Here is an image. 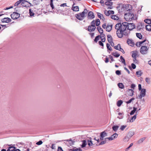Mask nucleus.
<instances>
[{
  "instance_id": "1",
  "label": "nucleus",
  "mask_w": 151,
  "mask_h": 151,
  "mask_svg": "<svg viewBox=\"0 0 151 151\" xmlns=\"http://www.w3.org/2000/svg\"><path fill=\"white\" fill-rule=\"evenodd\" d=\"M127 22H124L116 24L115 26V29L117 30L116 34L119 38H122L123 36V32L127 29Z\"/></svg>"
},
{
  "instance_id": "2",
  "label": "nucleus",
  "mask_w": 151,
  "mask_h": 151,
  "mask_svg": "<svg viewBox=\"0 0 151 151\" xmlns=\"http://www.w3.org/2000/svg\"><path fill=\"white\" fill-rule=\"evenodd\" d=\"M76 18L79 20H82L85 17V14L84 13L82 12L81 13L76 14L75 15Z\"/></svg>"
},
{
  "instance_id": "3",
  "label": "nucleus",
  "mask_w": 151,
  "mask_h": 151,
  "mask_svg": "<svg viewBox=\"0 0 151 151\" xmlns=\"http://www.w3.org/2000/svg\"><path fill=\"white\" fill-rule=\"evenodd\" d=\"M148 50V48L145 46H142L140 49V53L143 54L145 55L147 54V52Z\"/></svg>"
},
{
  "instance_id": "4",
  "label": "nucleus",
  "mask_w": 151,
  "mask_h": 151,
  "mask_svg": "<svg viewBox=\"0 0 151 151\" xmlns=\"http://www.w3.org/2000/svg\"><path fill=\"white\" fill-rule=\"evenodd\" d=\"M128 15V16H130L129 18H131L132 19L135 20L137 19V17L135 14V15L133 14V13H132V12H128L127 13H126L124 15Z\"/></svg>"
},
{
  "instance_id": "5",
  "label": "nucleus",
  "mask_w": 151,
  "mask_h": 151,
  "mask_svg": "<svg viewBox=\"0 0 151 151\" xmlns=\"http://www.w3.org/2000/svg\"><path fill=\"white\" fill-rule=\"evenodd\" d=\"M11 16L13 19H15L20 17V14L17 12H14L13 14H11Z\"/></svg>"
},
{
  "instance_id": "6",
  "label": "nucleus",
  "mask_w": 151,
  "mask_h": 151,
  "mask_svg": "<svg viewBox=\"0 0 151 151\" xmlns=\"http://www.w3.org/2000/svg\"><path fill=\"white\" fill-rule=\"evenodd\" d=\"M127 29L129 30H132L135 28V26L133 23H127Z\"/></svg>"
},
{
  "instance_id": "7",
  "label": "nucleus",
  "mask_w": 151,
  "mask_h": 151,
  "mask_svg": "<svg viewBox=\"0 0 151 151\" xmlns=\"http://www.w3.org/2000/svg\"><path fill=\"white\" fill-rule=\"evenodd\" d=\"M94 17L95 15L93 12L90 11L88 12L87 15V18L88 19H92Z\"/></svg>"
},
{
  "instance_id": "8",
  "label": "nucleus",
  "mask_w": 151,
  "mask_h": 151,
  "mask_svg": "<svg viewBox=\"0 0 151 151\" xmlns=\"http://www.w3.org/2000/svg\"><path fill=\"white\" fill-rule=\"evenodd\" d=\"M122 8H125V10L127 11H129L132 9V6L129 4H126L122 6Z\"/></svg>"
},
{
  "instance_id": "9",
  "label": "nucleus",
  "mask_w": 151,
  "mask_h": 151,
  "mask_svg": "<svg viewBox=\"0 0 151 151\" xmlns=\"http://www.w3.org/2000/svg\"><path fill=\"white\" fill-rule=\"evenodd\" d=\"M107 136V133L105 131L101 132L100 134V139L101 140H103L104 138Z\"/></svg>"
},
{
  "instance_id": "10",
  "label": "nucleus",
  "mask_w": 151,
  "mask_h": 151,
  "mask_svg": "<svg viewBox=\"0 0 151 151\" xmlns=\"http://www.w3.org/2000/svg\"><path fill=\"white\" fill-rule=\"evenodd\" d=\"M146 90L145 89H142L141 90V91L140 93V94L139 96V99H141L142 97H144L145 96L146 94Z\"/></svg>"
},
{
  "instance_id": "11",
  "label": "nucleus",
  "mask_w": 151,
  "mask_h": 151,
  "mask_svg": "<svg viewBox=\"0 0 151 151\" xmlns=\"http://www.w3.org/2000/svg\"><path fill=\"white\" fill-rule=\"evenodd\" d=\"M96 28V26H88V28L86 29L88 31L91 32L94 31Z\"/></svg>"
},
{
  "instance_id": "12",
  "label": "nucleus",
  "mask_w": 151,
  "mask_h": 151,
  "mask_svg": "<svg viewBox=\"0 0 151 151\" xmlns=\"http://www.w3.org/2000/svg\"><path fill=\"white\" fill-rule=\"evenodd\" d=\"M1 22L2 23H9L11 22L12 20L9 17H5L1 19Z\"/></svg>"
},
{
  "instance_id": "13",
  "label": "nucleus",
  "mask_w": 151,
  "mask_h": 151,
  "mask_svg": "<svg viewBox=\"0 0 151 151\" xmlns=\"http://www.w3.org/2000/svg\"><path fill=\"white\" fill-rule=\"evenodd\" d=\"M65 141L64 143H66L65 142H68V144L70 146H72L74 144L75 141H73L71 139H69L64 140H62L61 141Z\"/></svg>"
},
{
  "instance_id": "14",
  "label": "nucleus",
  "mask_w": 151,
  "mask_h": 151,
  "mask_svg": "<svg viewBox=\"0 0 151 151\" xmlns=\"http://www.w3.org/2000/svg\"><path fill=\"white\" fill-rule=\"evenodd\" d=\"M127 43L128 44L132 47L134 46L135 45V43L133 40L130 39H128L127 40Z\"/></svg>"
},
{
  "instance_id": "15",
  "label": "nucleus",
  "mask_w": 151,
  "mask_h": 151,
  "mask_svg": "<svg viewBox=\"0 0 151 151\" xmlns=\"http://www.w3.org/2000/svg\"><path fill=\"white\" fill-rule=\"evenodd\" d=\"M128 95L130 96H132L134 94L133 90L132 89H129L127 91Z\"/></svg>"
},
{
  "instance_id": "16",
  "label": "nucleus",
  "mask_w": 151,
  "mask_h": 151,
  "mask_svg": "<svg viewBox=\"0 0 151 151\" xmlns=\"http://www.w3.org/2000/svg\"><path fill=\"white\" fill-rule=\"evenodd\" d=\"M82 144L81 145V147L82 148H84L85 147L87 144V139H86L85 140H83L82 141Z\"/></svg>"
},
{
  "instance_id": "17",
  "label": "nucleus",
  "mask_w": 151,
  "mask_h": 151,
  "mask_svg": "<svg viewBox=\"0 0 151 151\" xmlns=\"http://www.w3.org/2000/svg\"><path fill=\"white\" fill-rule=\"evenodd\" d=\"M113 25L112 24L107 25V27L106 28V31L110 32L112 29Z\"/></svg>"
},
{
  "instance_id": "18",
  "label": "nucleus",
  "mask_w": 151,
  "mask_h": 151,
  "mask_svg": "<svg viewBox=\"0 0 151 151\" xmlns=\"http://www.w3.org/2000/svg\"><path fill=\"white\" fill-rule=\"evenodd\" d=\"M108 41L109 43L112 42L113 38L111 35H107Z\"/></svg>"
},
{
  "instance_id": "19",
  "label": "nucleus",
  "mask_w": 151,
  "mask_h": 151,
  "mask_svg": "<svg viewBox=\"0 0 151 151\" xmlns=\"http://www.w3.org/2000/svg\"><path fill=\"white\" fill-rule=\"evenodd\" d=\"M87 144L89 147L92 146L94 145L93 143V141L91 140H89L88 139H87Z\"/></svg>"
},
{
  "instance_id": "20",
  "label": "nucleus",
  "mask_w": 151,
  "mask_h": 151,
  "mask_svg": "<svg viewBox=\"0 0 151 151\" xmlns=\"http://www.w3.org/2000/svg\"><path fill=\"white\" fill-rule=\"evenodd\" d=\"M72 9L74 11L78 12L79 11V8L78 6H72Z\"/></svg>"
},
{
  "instance_id": "21",
  "label": "nucleus",
  "mask_w": 151,
  "mask_h": 151,
  "mask_svg": "<svg viewBox=\"0 0 151 151\" xmlns=\"http://www.w3.org/2000/svg\"><path fill=\"white\" fill-rule=\"evenodd\" d=\"M134 133L133 131H130L127 134V135L129 137L131 138L134 134Z\"/></svg>"
},
{
  "instance_id": "22",
  "label": "nucleus",
  "mask_w": 151,
  "mask_h": 151,
  "mask_svg": "<svg viewBox=\"0 0 151 151\" xmlns=\"http://www.w3.org/2000/svg\"><path fill=\"white\" fill-rule=\"evenodd\" d=\"M119 127V126L118 125H114L112 127V129L113 131L116 132L117 131L118 128Z\"/></svg>"
},
{
  "instance_id": "23",
  "label": "nucleus",
  "mask_w": 151,
  "mask_h": 151,
  "mask_svg": "<svg viewBox=\"0 0 151 151\" xmlns=\"http://www.w3.org/2000/svg\"><path fill=\"white\" fill-rule=\"evenodd\" d=\"M133 109L131 111L130 113V115H132L134 114V113L137 111V108L136 107L134 106L133 108Z\"/></svg>"
},
{
  "instance_id": "24",
  "label": "nucleus",
  "mask_w": 151,
  "mask_h": 151,
  "mask_svg": "<svg viewBox=\"0 0 151 151\" xmlns=\"http://www.w3.org/2000/svg\"><path fill=\"white\" fill-rule=\"evenodd\" d=\"M97 29L99 32L100 33L101 35H102L103 32V29L101 28L100 26H99L97 27Z\"/></svg>"
},
{
  "instance_id": "25",
  "label": "nucleus",
  "mask_w": 151,
  "mask_h": 151,
  "mask_svg": "<svg viewBox=\"0 0 151 151\" xmlns=\"http://www.w3.org/2000/svg\"><path fill=\"white\" fill-rule=\"evenodd\" d=\"M16 148L14 146H11L9 147L7 150V151H14V149H16Z\"/></svg>"
},
{
  "instance_id": "26",
  "label": "nucleus",
  "mask_w": 151,
  "mask_h": 151,
  "mask_svg": "<svg viewBox=\"0 0 151 151\" xmlns=\"http://www.w3.org/2000/svg\"><path fill=\"white\" fill-rule=\"evenodd\" d=\"M120 59L121 60V62L122 63H123L124 65H126V63L125 62V60L124 58L122 56H121L120 57Z\"/></svg>"
},
{
  "instance_id": "27",
  "label": "nucleus",
  "mask_w": 151,
  "mask_h": 151,
  "mask_svg": "<svg viewBox=\"0 0 151 151\" xmlns=\"http://www.w3.org/2000/svg\"><path fill=\"white\" fill-rule=\"evenodd\" d=\"M111 1H107L105 3V4L107 6H112L113 4V2H111Z\"/></svg>"
},
{
  "instance_id": "28",
  "label": "nucleus",
  "mask_w": 151,
  "mask_h": 151,
  "mask_svg": "<svg viewBox=\"0 0 151 151\" xmlns=\"http://www.w3.org/2000/svg\"><path fill=\"white\" fill-rule=\"evenodd\" d=\"M142 23H141L138 24L137 27L138 30H140L141 29H142Z\"/></svg>"
},
{
  "instance_id": "29",
  "label": "nucleus",
  "mask_w": 151,
  "mask_h": 151,
  "mask_svg": "<svg viewBox=\"0 0 151 151\" xmlns=\"http://www.w3.org/2000/svg\"><path fill=\"white\" fill-rule=\"evenodd\" d=\"M112 55L114 56L115 57L118 58L119 56L120 55L119 53H118L117 52H113L112 53Z\"/></svg>"
},
{
  "instance_id": "30",
  "label": "nucleus",
  "mask_w": 151,
  "mask_h": 151,
  "mask_svg": "<svg viewBox=\"0 0 151 151\" xmlns=\"http://www.w3.org/2000/svg\"><path fill=\"white\" fill-rule=\"evenodd\" d=\"M53 0H50V4L52 9H55L54 6L53 4Z\"/></svg>"
},
{
  "instance_id": "31",
  "label": "nucleus",
  "mask_w": 151,
  "mask_h": 151,
  "mask_svg": "<svg viewBox=\"0 0 151 151\" xmlns=\"http://www.w3.org/2000/svg\"><path fill=\"white\" fill-rule=\"evenodd\" d=\"M144 22L147 24H151V19H146L144 20Z\"/></svg>"
},
{
  "instance_id": "32",
  "label": "nucleus",
  "mask_w": 151,
  "mask_h": 151,
  "mask_svg": "<svg viewBox=\"0 0 151 151\" xmlns=\"http://www.w3.org/2000/svg\"><path fill=\"white\" fill-rule=\"evenodd\" d=\"M136 35L137 37L139 39H142V36L140 33H136Z\"/></svg>"
},
{
  "instance_id": "33",
  "label": "nucleus",
  "mask_w": 151,
  "mask_h": 151,
  "mask_svg": "<svg viewBox=\"0 0 151 151\" xmlns=\"http://www.w3.org/2000/svg\"><path fill=\"white\" fill-rule=\"evenodd\" d=\"M111 18L112 19H114V20H117L119 19V17L118 16L116 15H112L111 16Z\"/></svg>"
},
{
  "instance_id": "34",
  "label": "nucleus",
  "mask_w": 151,
  "mask_h": 151,
  "mask_svg": "<svg viewBox=\"0 0 151 151\" xmlns=\"http://www.w3.org/2000/svg\"><path fill=\"white\" fill-rule=\"evenodd\" d=\"M145 28L147 30L149 31H151V25H147L146 26Z\"/></svg>"
},
{
  "instance_id": "35",
  "label": "nucleus",
  "mask_w": 151,
  "mask_h": 151,
  "mask_svg": "<svg viewBox=\"0 0 151 151\" xmlns=\"http://www.w3.org/2000/svg\"><path fill=\"white\" fill-rule=\"evenodd\" d=\"M123 103V101L122 100H119L117 101L116 104L117 106H120Z\"/></svg>"
},
{
  "instance_id": "36",
  "label": "nucleus",
  "mask_w": 151,
  "mask_h": 151,
  "mask_svg": "<svg viewBox=\"0 0 151 151\" xmlns=\"http://www.w3.org/2000/svg\"><path fill=\"white\" fill-rule=\"evenodd\" d=\"M100 35H98L96 36L95 38L94 41L95 42L97 43L98 41L99 40Z\"/></svg>"
},
{
  "instance_id": "37",
  "label": "nucleus",
  "mask_w": 151,
  "mask_h": 151,
  "mask_svg": "<svg viewBox=\"0 0 151 151\" xmlns=\"http://www.w3.org/2000/svg\"><path fill=\"white\" fill-rule=\"evenodd\" d=\"M118 86L121 89H123L124 86L123 84L122 83H119L118 84Z\"/></svg>"
},
{
  "instance_id": "38",
  "label": "nucleus",
  "mask_w": 151,
  "mask_h": 151,
  "mask_svg": "<svg viewBox=\"0 0 151 151\" xmlns=\"http://www.w3.org/2000/svg\"><path fill=\"white\" fill-rule=\"evenodd\" d=\"M106 46L107 49L108 50H109L110 51H112V49L110 46L109 44L108 43H106Z\"/></svg>"
},
{
  "instance_id": "39",
  "label": "nucleus",
  "mask_w": 151,
  "mask_h": 151,
  "mask_svg": "<svg viewBox=\"0 0 151 151\" xmlns=\"http://www.w3.org/2000/svg\"><path fill=\"white\" fill-rule=\"evenodd\" d=\"M145 139L146 138L145 137H142L138 141V143L140 144L142 143L145 140Z\"/></svg>"
},
{
  "instance_id": "40",
  "label": "nucleus",
  "mask_w": 151,
  "mask_h": 151,
  "mask_svg": "<svg viewBox=\"0 0 151 151\" xmlns=\"http://www.w3.org/2000/svg\"><path fill=\"white\" fill-rule=\"evenodd\" d=\"M132 52V57L133 58H137V54L134 51H133Z\"/></svg>"
},
{
  "instance_id": "41",
  "label": "nucleus",
  "mask_w": 151,
  "mask_h": 151,
  "mask_svg": "<svg viewBox=\"0 0 151 151\" xmlns=\"http://www.w3.org/2000/svg\"><path fill=\"white\" fill-rule=\"evenodd\" d=\"M118 114L120 116H118L117 117V118L119 119H122L123 118V115L124 114V113L123 112L121 113H118Z\"/></svg>"
},
{
  "instance_id": "42",
  "label": "nucleus",
  "mask_w": 151,
  "mask_h": 151,
  "mask_svg": "<svg viewBox=\"0 0 151 151\" xmlns=\"http://www.w3.org/2000/svg\"><path fill=\"white\" fill-rule=\"evenodd\" d=\"M136 118V114L134 115L132 118L130 119L129 122H132L134 121Z\"/></svg>"
},
{
  "instance_id": "43",
  "label": "nucleus",
  "mask_w": 151,
  "mask_h": 151,
  "mask_svg": "<svg viewBox=\"0 0 151 151\" xmlns=\"http://www.w3.org/2000/svg\"><path fill=\"white\" fill-rule=\"evenodd\" d=\"M121 45L120 44H118L117 45L114 46V48L118 50H119V49L121 48Z\"/></svg>"
},
{
  "instance_id": "44",
  "label": "nucleus",
  "mask_w": 151,
  "mask_h": 151,
  "mask_svg": "<svg viewBox=\"0 0 151 151\" xmlns=\"http://www.w3.org/2000/svg\"><path fill=\"white\" fill-rule=\"evenodd\" d=\"M95 22H96V25L98 26L100 24V22L99 19H97L95 20Z\"/></svg>"
},
{
  "instance_id": "45",
  "label": "nucleus",
  "mask_w": 151,
  "mask_h": 151,
  "mask_svg": "<svg viewBox=\"0 0 151 151\" xmlns=\"http://www.w3.org/2000/svg\"><path fill=\"white\" fill-rule=\"evenodd\" d=\"M136 75L139 76H140L142 74V72L141 70L137 71L136 73Z\"/></svg>"
},
{
  "instance_id": "46",
  "label": "nucleus",
  "mask_w": 151,
  "mask_h": 151,
  "mask_svg": "<svg viewBox=\"0 0 151 151\" xmlns=\"http://www.w3.org/2000/svg\"><path fill=\"white\" fill-rule=\"evenodd\" d=\"M29 15L31 17H32V16H34V15L35 14L33 13V11L31 10V9H29Z\"/></svg>"
},
{
  "instance_id": "47",
  "label": "nucleus",
  "mask_w": 151,
  "mask_h": 151,
  "mask_svg": "<svg viewBox=\"0 0 151 151\" xmlns=\"http://www.w3.org/2000/svg\"><path fill=\"white\" fill-rule=\"evenodd\" d=\"M91 25H89L88 26H94L96 25V22H95V20H93L91 23Z\"/></svg>"
},
{
  "instance_id": "48",
  "label": "nucleus",
  "mask_w": 151,
  "mask_h": 151,
  "mask_svg": "<svg viewBox=\"0 0 151 151\" xmlns=\"http://www.w3.org/2000/svg\"><path fill=\"white\" fill-rule=\"evenodd\" d=\"M134 99H135L134 98V97H133V98H131L130 99V100H129V101H126V103L127 104H129V103H131L132 101L134 100Z\"/></svg>"
},
{
  "instance_id": "49",
  "label": "nucleus",
  "mask_w": 151,
  "mask_h": 151,
  "mask_svg": "<svg viewBox=\"0 0 151 151\" xmlns=\"http://www.w3.org/2000/svg\"><path fill=\"white\" fill-rule=\"evenodd\" d=\"M106 140H105V138L104 140L101 141L98 145H96L98 146H99L101 145L104 144L106 143Z\"/></svg>"
},
{
  "instance_id": "50",
  "label": "nucleus",
  "mask_w": 151,
  "mask_h": 151,
  "mask_svg": "<svg viewBox=\"0 0 151 151\" xmlns=\"http://www.w3.org/2000/svg\"><path fill=\"white\" fill-rule=\"evenodd\" d=\"M130 33V32L129 31H125L123 32V35H124L125 36H128V34H129Z\"/></svg>"
},
{
  "instance_id": "51",
  "label": "nucleus",
  "mask_w": 151,
  "mask_h": 151,
  "mask_svg": "<svg viewBox=\"0 0 151 151\" xmlns=\"http://www.w3.org/2000/svg\"><path fill=\"white\" fill-rule=\"evenodd\" d=\"M105 14L107 16H109L110 15V11L109 10L107 11L105 10L104 12Z\"/></svg>"
},
{
  "instance_id": "52",
  "label": "nucleus",
  "mask_w": 151,
  "mask_h": 151,
  "mask_svg": "<svg viewBox=\"0 0 151 151\" xmlns=\"http://www.w3.org/2000/svg\"><path fill=\"white\" fill-rule=\"evenodd\" d=\"M116 74L118 75H120L121 74V71L119 70H116L115 71Z\"/></svg>"
},
{
  "instance_id": "53",
  "label": "nucleus",
  "mask_w": 151,
  "mask_h": 151,
  "mask_svg": "<svg viewBox=\"0 0 151 151\" xmlns=\"http://www.w3.org/2000/svg\"><path fill=\"white\" fill-rule=\"evenodd\" d=\"M22 2L21 1L19 0V1H17L14 4V6H18L19 4H20Z\"/></svg>"
},
{
  "instance_id": "54",
  "label": "nucleus",
  "mask_w": 151,
  "mask_h": 151,
  "mask_svg": "<svg viewBox=\"0 0 151 151\" xmlns=\"http://www.w3.org/2000/svg\"><path fill=\"white\" fill-rule=\"evenodd\" d=\"M118 135L116 133H115L114 134L112 135H111V137L114 139L116 138H117L118 137Z\"/></svg>"
},
{
  "instance_id": "55",
  "label": "nucleus",
  "mask_w": 151,
  "mask_h": 151,
  "mask_svg": "<svg viewBox=\"0 0 151 151\" xmlns=\"http://www.w3.org/2000/svg\"><path fill=\"white\" fill-rule=\"evenodd\" d=\"M130 138L127 135L124 138V140L125 141H128Z\"/></svg>"
},
{
  "instance_id": "56",
  "label": "nucleus",
  "mask_w": 151,
  "mask_h": 151,
  "mask_svg": "<svg viewBox=\"0 0 151 151\" xmlns=\"http://www.w3.org/2000/svg\"><path fill=\"white\" fill-rule=\"evenodd\" d=\"M145 81L148 84H150V79L148 78H145Z\"/></svg>"
},
{
  "instance_id": "57",
  "label": "nucleus",
  "mask_w": 151,
  "mask_h": 151,
  "mask_svg": "<svg viewBox=\"0 0 151 151\" xmlns=\"http://www.w3.org/2000/svg\"><path fill=\"white\" fill-rule=\"evenodd\" d=\"M113 139H114V138H113V137H112L111 136V137H109L106 138H105V140L106 139L107 141V140H113Z\"/></svg>"
},
{
  "instance_id": "58",
  "label": "nucleus",
  "mask_w": 151,
  "mask_h": 151,
  "mask_svg": "<svg viewBox=\"0 0 151 151\" xmlns=\"http://www.w3.org/2000/svg\"><path fill=\"white\" fill-rule=\"evenodd\" d=\"M126 126V125H122L121 126L120 129L121 130L123 131L124 130Z\"/></svg>"
},
{
  "instance_id": "59",
  "label": "nucleus",
  "mask_w": 151,
  "mask_h": 151,
  "mask_svg": "<svg viewBox=\"0 0 151 151\" xmlns=\"http://www.w3.org/2000/svg\"><path fill=\"white\" fill-rule=\"evenodd\" d=\"M109 58L111 59V61H110V63H111L112 61H114V60L113 59V57L111 55H109Z\"/></svg>"
},
{
  "instance_id": "60",
  "label": "nucleus",
  "mask_w": 151,
  "mask_h": 151,
  "mask_svg": "<svg viewBox=\"0 0 151 151\" xmlns=\"http://www.w3.org/2000/svg\"><path fill=\"white\" fill-rule=\"evenodd\" d=\"M42 142L41 140H40L38 142H37L36 144L38 145H40L42 143Z\"/></svg>"
},
{
  "instance_id": "61",
  "label": "nucleus",
  "mask_w": 151,
  "mask_h": 151,
  "mask_svg": "<svg viewBox=\"0 0 151 151\" xmlns=\"http://www.w3.org/2000/svg\"><path fill=\"white\" fill-rule=\"evenodd\" d=\"M131 66L133 69H135L136 67V65L133 63L131 64Z\"/></svg>"
},
{
  "instance_id": "62",
  "label": "nucleus",
  "mask_w": 151,
  "mask_h": 151,
  "mask_svg": "<svg viewBox=\"0 0 151 151\" xmlns=\"http://www.w3.org/2000/svg\"><path fill=\"white\" fill-rule=\"evenodd\" d=\"M146 41V39H145L144 40H143V41H140V42H139V45H140L141 46V45H142L143 43H144V42H145Z\"/></svg>"
},
{
  "instance_id": "63",
  "label": "nucleus",
  "mask_w": 151,
  "mask_h": 151,
  "mask_svg": "<svg viewBox=\"0 0 151 151\" xmlns=\"http://www.w3.org/2000/svg\"><path fill=\"white\" fill-rule=\"evenodd\" d=\"M99 45L101 46H102V47H104V44L101 41H99Z\"/></svg>"
},
{
  "instance_id": "64",
  "label": "nucleus",
  "mask_w": 151,
  "mask_h": 151,
  "mask_svg": "<svg viewBox=\"0 0 151 151\" xmlns=\"http://www.w3.org/2000/svg\"><path fill=\"white\" fill-rule=\"evenodd\" d=\"M58 151H63V150L61 147H58Z\"/></svg>"
}]
</instances>
